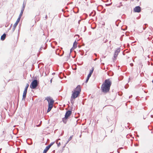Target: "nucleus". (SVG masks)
I'll use <instances>...</instances> for the list:
<instances>
[{
	"mask_svg": "<svg viewBox=\"0 0 153 153\" xmlns=\"http://www.w3.org/2000/svg\"><path fill=\"white\" fill-rule=\"evenodd\" d=\"M111 85V82L109 79L105 80L101 87L102 91L104 93L109 92Z\"/></svg>",
	"mask_w": 153,
	"mask_h": 153,
	"instance_id": "nucleus-1",
	"label": "nucleus"
},
{
	"mask_svg": "<svg viewBox=\"0 0 153 153\" xmlns=\"http://www.w3.org/2000/svg\"><path fill=\"white\" fill-rule=\"evenodd\" d=\"M81 91V87L79 85H78L72 92L71 100V102H73L75 98L79 96Z\"/></svg>",
	"mask_w": 153,
	"mask_h": 153,
	"instance_id": "nucleus-2",
	"label": "nucleus"
},
{
	"mask_svg": "<svg viewBox=\"0 0 153 153\" xmlns=\"http://www.w3.org/2000/svg\"><path fill=\"white\" fill-rule=\"evenodd\" d=\"M46 100L48 102V108L47 110V112H48L51 111L52 108L54 101L50 97L46 98Z\"/></svg>",
	"mask_w": 153,
	"mask_h": 153,
	"instance_id": "nucleus-3",
	"label": "nucleus"
},
{
	"mask_svg": "<svg viewBox=\"0 0 153 153\" xmlns=\"http://www.w3.org/2000/svg\"><path fill=\"white\" fill-rule=\"evenodd\" d=\"M72 114V111H68L66 112L64 117L62 118V121L63 123H66L67 122V119Z\"/></svg>",
	"mask_w": 153,
	"mask_h": 153,
	"instance_id": "nucleus-4",
	"label": "nucleus"
},
{
	"mask_svg": "<svg viewBox=\"0 0 153 153\" xmlns=\"http://www.w3.org/2000/svg\"><path fill=\"white\" fill-rule=\"evenodd\" d=\"M39 82L37 80H34L31 83L30 87L32 89H35L36 88Z\"/></svg>",
	"mask_w": 153,
	"mask_h": 153,
	"instance_id": "nucleus-5",
	"label": "nucleus"
},
{
	"mask_svg": "<svg viewBox=\"0 0 153 153\" xmlns=\"http://www.w3.org/2000/svg\"><path fill=\"white\" fill-rule=\"evenodd\" d=\"M120 48H118L117 49V50L115 51L114 55V60H116L117 59V56L118 54L120 51Z\"/></svg>",
	"mask_w": 153,
	"mask_h": 153,
	"instance_id": "nucleus-6",
	"label": "nucleus"
},
{
	"mask_svg": "<svg viewBox=\"0 0 153 153\" xmlns=\"http://www.w3.org/2000/svg\"><path fill=\"white\" fill-rule=\"evenodd\" d=\"M134 10L135 12L139 13L141 10L140 7L139 6H137L134 8Z\"/></svg>",
	"mask_w": 153,
	"mask_h": 153,
	"instance_id": "nucleus-7",
	"label": "nucleus"
},
{
	"mask_svg": "<svg viewBox=\"0 0 153 153\" xmlns=\"http://www.w3.org/2000/svg\"><path fill=\"white\" fill-rule=\"evenodd\" d=\"M27 91H24L23 94V99H25L26 96Z\"/></svg>",
	"mask_w": 153,
	"mask_h": 153,
	"instance_id": "nucleus-8",
	"label": "nucleus"
},
{
	"mask_svg": "<svg viewBox=\"0 0 153 153\" xmlns=\"http://www.w3.org/2000/svg\"><path fill=\"white\" fill-rule=\"evenodd\" d=\"M77 43L75 41L73 44V47L74 48H76L77 47Z\"/></svg>",
	"mask_w": 153,
	"mask_h": 153,
	"instance_id": "nucleus-9",
	"label": "nucleus"
},
{
	"mask_svg": "<svg viewBox=\"0 0 153 153\" xmlns=\"http://www.w3.org/2000/svg\"><path fill=\"white\" fill-rule=\"evenodd\" d=\"M54 143H51L49 145L47 146L46 147L49 150L53 144Z\"/></svg>",
	"mask_w": 153,
	"mask_h": 153,
	"instance_id": "nucleus-10",
	"label": "nucleus"
},
{
	"mask_svg": "<svg viewBox=\"0 0 153 153\" xmlns=\"http://www.w3.org/2000/svg\"><path fill=\"white\" fill-rule=\"evenodd\" d=\"M29 86V84H28V83H27L26 84V85L25 87V89L24 91H27V88H28Z\"/></svg>",
	"mask_w": 153,
	"mask_h": 153,
	"instance_id": "nucleus-11",
	"label": "nucleus"
},
{
	"mask_svg": "<svg viewBox=\"0 0 153 153\" xmlns=\"http://www.w3.org/2000/svg\"><path fill=\"white\" fill-rule=\"evenodd\" d=\"M24 8H23L21 10V13L20 14V15H19V16H20L21 17L22 16V15L23 14V11H24Z\"/></svg>",
	"mask_w": 153,
	"mask_h": 153,
	"instance_id": "nucleus-12",
	"label": "nucleus"
},
{
	"mask_svg": "<svg viewBox=\"0 0 153 153\" xmlns=\"http://www.w3.org/2000/svg\"><path fill=\"white\" fill-rule=\"evenodd\" d=\"M94 67H92V68L90 70L89 73L90 74H92L94 71Z\"/></svg>",
	"mask_w": 153,
	"mask_h": 153,
	"instance_id": "nucleus-13",
	"label": "nucleus"
},
{
	"mask_svg": "<svg viewBox=\"0 0 153 153\" xmlns=\"http://www.w3.org/2000/svg\"><path fill=\"white\" fill-rule=\"evenodd\" d=\"M48 150V149L46 147L44 149L43 153H46Z\"/></svg>",
	"mask_w": 153,
	"mask_h": 153,
	"instance_id": "nucleus-14",
	"label": "nucleus"
},
{
	"mask_svg": "<svg viewBox=\"0 0 153 153\" xmlns=\"http://www.w3.org/2000/svg\"><path fill=\"white\" fill-rule=\"evenodd\" d=\"M18 23H19V22H17L16 21V22L14 24V25H13V27H14V28H15L16 27V26L18 24Z\"/></svg>",
	"mask_w": 153,
	"mask_h": 153,
	"instance_id": "nucleus-15",
	"label": "nucleus"
},
{
	"mask_svg": "<svg viewBox=\"0 0 153 153\" xmlns=\"http://www.w3.org/2000/svg\"><path fill=\"white\" fill-rule=\"evenodd\" d=\"M6 36V34L4 33L1 36V38H5Z\"/></svg>",
	"mask_w": 153,
	"mask_h": 153,
	"instance_id": "nucleus-16",
	"label": "nucleus"
},
{
	"mask_svg": "<svg viewBox=\"0 0 153 153\" xmlns=\"http://www.w3.org/2000/svg\"><path fill=\"white\" fill-rule=\"evenodd\" d=\"M21 18V17L19 16L18 18L17 19V21H16L17 22H18L19 23V21L20 20Z\"/></svg>",
	"mask_w": 153,
	"mask_h": 153,
	"instance_id": "nucleus-17",
	"label": "nucleus"
},
{
	"mask_svg": "<svg viewBox=\"0 0 153 153\" xmlns=\"http://www.w3.org/2000/svg\"><path fill=\"white\" fill-rule=\"evenodd\" d=\"M73 136H71L68 139V142L69 141L71 140Z\"/></svg>",
	"mask_w": 153,
	"mask_h": 153,
	"instance_id": "nucleus-18",
	"label": "nucleus"
},
{
	"mask_svg": "<svg viewBox=\"0 0 153 153\" xmlns=\"http://www.w3.org/2000/svg\"><path fill=\"white\" fill-rule=\"evenodd\" d=\"M74 37L76 38H79V36L78 35H76Z\"/></svg>",
	"mask_w": 153,
	"mask_h": 153,
	"instance_id": "nucleus-19",
	"label": "nucleus"
},
{
	"mask_svg": "<svg viewBox=\"0 0 153 153\" xmlns=\"http://www.w3.org/2000/svg\"><path fill=\"white\" fill-rule=\"evenodd\" d=\"M89 79V77H87V78H86V81H85V82L86 83H87L88 82V80Z\"/></svg>",
	"mask_w": 153,
	"mask_h": 153,
	"instance_id": "nucleus-20",
	"label": "nucleus"
},
{
	"mask_svg": "<svg viewBox=\"0 0 153 153\" xmlns=\"http://www.w3.org/2000/svg\"><path fill=\"white\" fill-rule=\"evenodd\" d=\"M126 34H127V33H125V34H123V36H122V38H123V37H126V36L127 35Z\"/></svg>",
	"mask_w": 153,
	"mask_h": 153,
	"instance_id": "nucleus-21",
	"label": "nucleus"
},
{
	"mask_svg": "<svg viewBox=\"0 0 153 153\" xmlns=\"http://www.w3.org/2000/svg\"><path fill=\"white\" fill-rule=\"evenodd\" d=\"M91 74H92L89 73V74L88 75L87 77L90 78V77L91 76Z\"/></svg>",
	"mask_w": 153,
	"mask_h": 153,
	"instance_id": "nucleus-22",
	"label": "nucleus"
},
{
	"mask_svg": "<svg viewBox=\"0 0 153 153\" xmlns=\"http://www.w3.org/2000/svg\"><path fill=\"white\" fill-rule=\"evenodd\" d=\"M60 145V143H59L58 144V146H59Z\"/></svg>",
	"mask_w": 153,
	"mask_h": 153,
	"instance_id": "nucleus-23",
	"label": "nucleus"
},
{
	"mask_svg": "<svg viewBox=\"0 0 153 153\" xmlns=\"http://www.w3.org/2000/svg\"><path fill=\"white\" fill-rule=\"evenodd\" d=\"M39 19H40V18H39V17H38V20H37V21H39Z\"/></svg>",
	"mask_w": 153,
	"mask_h": 153,
	"instance_id": "nucleus-24",
	"label": "nucleus"
},
{
	"mask_svg": "<svg viewBox=\"0 0 153 153\" xmlns=\"http://www.w3.org/2000/svg\"><path fill=\"white\" fill-rule=\"evenodd\" d=\"M2 41L4 40L5 39H1Z\"/></svg>",
	"mask_w": 153,
	"mask_h": 153,
	"instance_id": "nucleus-25",
	"label": "nucleus"
},
{
	"mask_svg": "<svg viewBox=\"0 0 153 153\" xmlns=\"http://www.w3.org/2000/svg\"><path fill=\"white\" fill-rule=\"evenodd\" d=\"M46 18L47 19V15H46Z\"/></svg>",
	"mask_w": 153,
	"mask_h": 153,
	"instance_id": "nucleus-26",
	"label": "nucleus"
},
{
	"mask_svg": "<svg viewBox=\"0 0 153 153\" xmlns=\"http://www.w3.org/2000/svg\"><path fill=\"white\" fill-rule=\"evenodd\" d=\"M152 82H153V80H152Z\"/></svg>",
	"mask_w": 153,
	"mask_h": 153,
	"instance_id": "nucleus-27",
	"label": "nucleus"
}]
</instances>
